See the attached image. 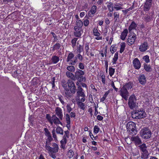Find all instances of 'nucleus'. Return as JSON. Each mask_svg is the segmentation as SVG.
<instances>
[{
    "mask_svg": "<svg viewBox=\"0 0 159 159\" xmlns=\"http://www.w3.org/2000/svg\"><path fill=\"white\" fill-rule=\"evenodd\" d=\"M146 115L145 112L142 109L134 110L131 113V116L134 119L143 118L145 117Z\"/></svg>",
    "mask_w": 159,
    "mask_h": 159,
    "instance_id": "f257e3e1",
    "label": "nucleus"
},
{
    "mask_svg": "<svg viewBox=\"0 0 159 159\" xmlns=\"http://www.w3.org/2000/svg\"><path fill=\"white\" fill-rule=\"evenodd\" d=\"M126 128L127 131L130 132V135L133 136L136 135L137 132L136 129L135 124L133 122L129 121L126 125Z\"/></svg>",
    "mask_w": 159,
    "mask_h": 159,
    "instance_id": "f03ea898",
    "label": "nucleus"
},
{
    "mask_svg": "<svg viewBox=\"0 0 159 159\" xmlns=\"http://www.w3.org/2000/svg\"><path fill=\"white\" fill-rule=\"evenodd\" d=\"M46 117L51 125H53V123L56 125H58L59 124L62 125L61 122L60 120V118H58L55 115H53L51 117L49 114H47L46 115Z\"/></svg>",
    "mask_w": 159,
    "mask_h": 159,
    "instance_id": "7ed1b4c3",
    "label": "nucleus"
},
{
    "mask_svg": "<svg viewBox=\"0 0 159 159\" xmlns=\"http://www.w3.org/2000/svg\"><path fill=\"white\" fill-rule=\"evenodd\" d=\"M140 133L141 137L144 139H147L151 137V132L148 127H144L142 129Z\"/></svg>",
    "mask_w": 159,
    "mask_h": 159,
    "instance_id": "20e7f679",
    "label": "nucleus"
},
{
    "mask_svg": "<svg viewBox=\"0 0 159 159\" xmlns=\"http://www.w3.org/2000/svg\"><path fill=\"white\" fill-rule=\"evenodd\" d=\"M45 148L48 152H51L53 153H56L59 150V147L58 145L56 143H52V147L49 146V144L46 142L45 144Z\"/></svg>",
    "mask_w": 159,
    "mask_h": 159,
    "instance_id": "39448f33",
    "label": "nucleus"
},
{
    "mask_svg": "<svg viewBox=\"0 0 159 159\" xmlns=\"http://www.w3.org/2000/svg\"><path fill=\"white\" fill-rule=\"evenodd\" d=\"M137 104L135 96L134 95H131L128 100V104L129 107L133 109L137 106Z\"/></svg>",
    "mask_w": 159,
    "mask_h": 159,
    "instance_id": "423d86ee",
    "label": "nucleus"
},
{
    "mask_svg": "<svg viewBox=\"0 0 159 159\" xmlns=\"http://www.w3.org/2000/svg\"><path fill=\"white\" fill-rule=\"evenodd\" d=\"M138 147L141 152L143 157H147L148 155V153L146 144L144 143H142V144L139 145Z\"/></svg>",
    "mask_w": 159,
    "mask_h": 159,
    "instance_id": "0eeeda50",
    "label": "nucleus"
},
{
    "mask_svg": "<svg viewBox=\"0 0 159 159\" xmlns=\"http://www.w3.org/2000/svg\"><path fill=\"white\" fill-rule=\"evenodd\" d=\"M84 74V73L83 71L80 69H78L75 73L74 80L76 79L79 80L80 81H83L84 79L83 75Z\"/></svg>",
    "mask_w": 159,
    "mask_h": 159,
    "instance_id": "6e6552de",
    "label": "nucleus"
},
{
    "mask_svg": "<svg viewBox=\"0 0 159 159\" xmlns=\"http://www.w3.org/2000/svg\"><path fill=\"white\" fill-rule=\"evenodd\" d=\"M120 95L125 100H127L129 96V93L127 89H125L123 87H121L119 91Z\"/></svg>",
    "mask_w": 159,
    "mask_h": 159,
    "instance_id": "1a4fd4ad",
    "label": "nucleus"
},
{
    "mask_svg": "<svg viewBox=\"0 0 159 159\" xmlns=\"http://www.w3.org/2000/svg\"><path fill=\"white\" fill-rule=\"evenodd\" d=\"M67 84L70 91L72 94H75L76 92V87L74 82L71 80H68Z\"/></svg>",
    "mask_w": 159,
    "mask_h": 159,
    "instance_id": "9d476101",
    "label": "nucleus"
},
{
    "mask_svg": "<svg viewBox=\"0 0 159 159\" xmlns=\"http://www.w3.org/2000/svg\"><path fill=\"white\" fill-rule=\"evenodd\" d=\"M129 35L128 36V38L127 39V43L129 45H131L133 44L136 38V34L134 33L131 34Z\"/></svg>",
    "mask_w": 159,
    "mask_h": 159,
    "instance_id": "9b49d317",
    "label": "nucleus"
},
{
    "mask_svg": "<svg viewBox=\"0 0 159 159\" xmlns=\"http://www.w3.org/2000/svg\"><path fill=\"white\" fill-rule=\"evenodd\" d=\"M130 140L134 143L136 146L140 145L142 143L140 138L138 135L132 136L131 137Z\"/></svg>",
    "mask_w": 159,
    "mask_h": 159,
    "instance_id": "f8f14e48",
    "label": "nucleus"
},
{
    "mask_svg": "<svg viewBox=\"0 0 159 159\" xmlns=\"http://www.w3.org/2000/svg\"><path fill=\"white\" fill-rule=\"evenodd\" d=\"M149 48L148 44L147 42H144L139 46V50L141 52H145Z\"/></svg>",
    "mask_w": 159,
    "mask_h": 159,
    "instance_id": "ddd939ff",
    "label": "nucleus"
},
{
    "mask_svg": "<svg viewBox=\"0 0 159 159\" xmlns=\"http://www.w3.org/2000/svg\"><path fill=\"white\" fill-rule=\"evenodd\" d=\"M133 65L134 68L137 70L139 69L141 67L140 63L137 58H135L134 60Z\"/></svg>",
    "mask_w": 159,
    "mask_h": 159,
    "instance_id": "4468645a",
    "label": "nucleus"
},
{
    "mask_svg": "<svg viewBox=\"0 0 159 159\" xmlns=\"http://www.w3.org/2000/svg\"><path fill=\"white\" fill-rule=\"evenodd\" d=\"M76 91L77 95L78 97L81 96L82 97H84L85 96L84 92H83V89L81 86L78 87Z\"/></svg>",
    "mask_w": 159,
    "mask_h": 159,
    "instance_id": "2eb2a0df",
    "label": "nucleus"
},
{
    "mask_svg": "<svg viewBox=\"0 0 159 159\" xmlns=\"http://www.w3.org/2000/svg\"><path fill=\"white\" fill-rule=\"evenodd\" d=\"M56 114L59 117L61 120H62L63 117V115L62 112V110L59 107H57L55 109Z\"/></svg>",
    "mask_w": 159,
    "mask_h": 159,
    "instance_id": "dca6fc26",
    "label": "nucleus"
},
{
    "mask_svg": "<svg viewBox=\"0 0 159 159\" xmlns=\"http://www.w3.org/2000/svg\"><path fill=\"white\" fill-rule=\"evenodd\" d=\"M70 91L69 89L65 90V96L68 99H72L73 97V95Z\"/></svg>",
    "mask_w": 159,
    "mask_h": 159,
    "instance_id": "f3484780",
    "label": "nucleus"
},
{
    "mask_svg": "<svg viewBox=\"0 0 159 159\" xmlns=\"http://www.w3.org/2000/svg\"><path fill=\"white\" fill-rule=\"evenodd\" d=\"M139 80L142 84H144L146 83V79L144 75H141L139 77Z\"/></svg>",
    "mask_w": 159,
    "mask_h": 159,
    "instance_id": "a211bd4d",
    "label": "nucleus"
},
{
    "mask_svg": "<svg viewBox=\"0 0 159 159\" xmlns=\"http://www.w3.org/2000/svg\"><path fill=\"white\" fill-rule=\"evenodd\" d=\"M75 31L74 32L75 36L77 37H80L81 35L80 31L81 28H78L77 27H74Z\"/></svg>",
    "mask_w": 159,
    "mask_h": 159,
    "instance_id": "6ab92c4d",
    "label": "nucleus"
},
{
    "mask_svg": "<svg viewBox=\"0 0 159 159\" xmlns=\"http://www.w3.org/2000/svg\"><path fill=\"white\" fill-rule=\"evenodd\" d=\"M137 26V25L135 22L134 21H132L128 28L129 32L131 33V31L132 30L135 29Z\"/></svg>",
    "mask_w": 159,
    "mask_h": 159,
    "instance_id": "aec40b11",
    "label": "nucleus"
},
{
    "mask_svg": "<svg viewBox=\"0 0 159 159\" xmlns=\"http://www.w3.org/2000/svg\"><path fill=\"white\" fill-rule=\"evenodd\" d=\"M128 33V30L127 29H125L121 34L120 35L121 39L122 40H124L125 39L126 36H127Z\"/></svg>",
    "mask_w": 159,
    "mask_h": 159,
    "instance_id": "412c9836",
    "label": "nucleus"
},
{
    "mask_svg": "<svg viewBox=\"0 0 159 159\" xmlns=\"http://www.w3.org/2000/svg\"><path fill=\"white\" fill-rule=\"evenodd\" d=\"M133 85V83L129 82L125 84L123 87L125 89H127L128 90H129V89H131L132 88Z\"/></svg>",
    "mask_w": 159,
    "mask_h": 159,
    "instance_id": "4be33fe9",
    "label": "nucleus"
},
{
    "mask_svg": "<svg viewBox=\"0 0 159 159\" xmlns=\"http://www.w3.org/2000/svg\"><path fill=\"white\" fill-rule=\"evenodd\" d=\"M97 7L95 5L93 6L91 8V10L89 12V16H91V14H93L96 12Z\"/></svg>",
    "mask_w": 159,
    "mask_h": 159,
    "instance_id": "5701e85b",
    "label": "nucleus"
},
{
    "mask_svg": "<svg viewBox=\"0 0 159 159\" xmlns=\"http://www.w3.org/2000/svg\"><path fill=\"white\" fill-rule=\"evenodd\" d=\"M66 76L71 79V80H75L74 75L72 73L69 71L66 72Z\"/></svg>",
    "mask_w": 159,
    "mask_h": 159,
    "instance_id": "b1692460",
    "label": "nucleus"
},
{
    "mask_svg": "<svg viewBox=\"0 0 159 159\" xmlns=\"http://www.w3.org/2000/svg\"><path fill=\"white\" fill-rule=\"evenodd\" d=\"M76 25L75 27H77L78 28H81L82 27L83 23L80 20H77L76 21Z\"/></svg>",
    "mask_w": 159,
    "mask_h": 159,
    "instance_id": "393cba45",
    "label": "nucleus"
},
{
    "mask_svg": "<svg viewBox=\"0 0 159 159\" xmlns=\"http://www.w3.org/2000/svg\"><path fill=\"white\" fill-rule=\"evenodd\" d=\"M79 108L81 109L84 110L85 107V106L84 103L80 101H78L77 103Z\"/></svg>",
    "mask_w": 159,
    "mask_h": 159,
    "instance_id": "a878e982",
    "label": "nucleus"
},
{
    "mask_svg": "<svg viewBox=\"0 0 159 159\" xmlns=\"http://www.w3.org/2000/svg\"><path fill=\"white\" fill-rule=\"evenodd\" d=\"M59 60V57L57 56H54L52 57V61L53 63L54 64H56Z\"/></svg>",
    "mask_w": 159,
    "mask_h": 159,
    "instance_id": "bb28decb",
    "label": "nucleus"
},
{
    "mask_svg": "<svg viewBox=\"0 0 159 159\" xmlns=\"http://www.w3.org/2000/svg\"><path fill=\"white\" fill-rule=\"evenodd\" d=\"M107 7L110 12H112L114 10V7L113 6V3L111 2H109L107 5Z\"/></svg>",
    "mask_w": 159,
    "mask_h": 159,
    "instance_id": "cd10ccee",
    "label": "nucleus"
},
{
    "mask_svg": "<svg viewBox=\"0 0 159 159\" xmlns=\"http://www.w3.org/2000/svg\"><path fill=\"white\" fill-rule=\"evenodd\" d=\"M61 47V44L59 43H56L54 44L52 47V50L54 51L55 50H58Z\"/></svg>",
    "mask_w": 159,
    "mask_h": 159,
    "instance_id": "c85d7f7f",
    "label": "nucleus"
},
{
    "mask_svg": "<svg viewBox=\"0 0 159 159\" xmlns=\"http://www.w3.org/2000/svg\"><path fill=\"white\" fill-rule=\"evenodd\" d=\"M144 69L148 72H150L152 71V68L151 66L146 64H144Z\"/></svg>",
    "mask_w": 159,
    "mask_h": 159,
    "instance_id": "c756f323",
    "label": "nucleus"
},
{
    "mask_svg": "<svg viewBox=\"0 0 159 159\" xmlns=\"http://www.w3.org/2000/svg\"><path fill=\"white\" fill-rule=\"evenodd\" d=\"M74 57V54L72 53H70L69 54L67 59V62H70L72 59Z\"/></svg>",
    "mask_w": 159,
    "mask_h": 159,
    "instance_id": "7c9ffc66",
    "label": "nucleus"
},
{
    "mask_svg": "<svg viewBox=\"0 0 159 159\" xmlns=\"http://www.w3.org/2000/svg\"><path fill=\"white\" fill-rule=\"evenodd\" d=\"M151 6V5L150 4L146 2L144 5V9L145 11H148Z\"/></svg>",
    "mask_w": 159,
    "mask_h": 159,
    "instance_id": "2f4dec72",
    "label": "nucleus"
},
{
    "mask_svg": "<svg viewBox=\"0 0 159 159\" xmlns=\"http://www.w3.org/2000/svg\"><path fill=\"white\" fill-rule=\"evenodd\" d=\"M56 132L57 134H60L62 135L63 134V130L59 126H58L57 128Z\"/></svg>",
    "mask_w": 159,
    "mask_h": 159,
    "instance_id": "473e14b6",
    "label": "nucleus"
},
{
    "mask_svg": "<svg viewBox=\"0 0 159 159\" xmlns=\"http://www.w3.org/2000/svg\"><path fill=\"white\" fill-rule=\"evenodd\" d=\"M74 65L69 66H67L66 69L69 71L71 72H73L75 70V68Z\"/></svg>",
    "mask_w": 159,
    "mask_h": 159,
    "instance_id": "72a5a7b5",
    "label": "nucleus"
},
{
    "mask_svg": "<svg viewBox=\"0 0 159 159\" xmlns=\"http://www.w3.org/2000/svg\"><path fill=\"white\" fill-rule=\"evenodd\" d=\"M77 61V58L75 57L74 59L71 60L69 63V65H75Z\"/></svg>",
    "mask_w": 159,
    "mask_h": 159,
    "instance_id": "f704fd0d",
    "label": "nucleus"
},
{
    "mask_svg": "<svg viewBox=\"0 0 159 159\" xmlns=\"http://www.w3.org/2000/svg\"><path fill=\"white\" fill-rule=\"evenodd\" d=\"M125 43H121L120 45V53H122L124 51L125 48Z\"/></svg>",
    "mask_w": 159,
    "mask_h": 159,
    "instance_id": "c9c22d12",
    "label": "nucleus"
},
{
    "mask_svg": "<svg viewBox=\"0 0 159 159\" xmlns=\"http://www.w3.org/2000/svg\"><path fill=\"white\" fill-rule=\"evenodd\" d=\"M118 59V53L117 52H116L114 55V56L113 59L112 63L113 64H115L116 61H117Z\"/></svg>",
    "mask_w": 159,
    "mask_h": 159,
    "instance_id": "e433bc0d",
    "label": "nucleus"
},
{
    "mask_svg": "<svg viewBox=\"0 0 159 159\" xmlns=\"http://www.w3.org/2000/svg\"><path fill=\"white\" fill-rule=\"evenodd\" d=\"M115 69L112 67L109 68V74L111 76H112L115 72Z\"/></svg>",
    "mask_w": 159,
    "mask_h": 159,
    "instance_id": "4c0bfd02",
    "label": "nucleus"
},
{
    "mask_svg": "<svg viewBox=\"0 0 159 159\" xmlns=\"http://www.w3.org/2000/svg\"><path fill=\"white\" fill-rule=\"evenodd\" d=\"M93 34L97 36H99L100 35L99 33L98 32V30L96 28H94L93 30Z\"/></svg>",
    "mask_w": 159,
    "mask_h": 159,
    "instance_id": "58836bf2",
    "label": "nucleus"
},
{
    "mask_svg": "<svg viewBox=\"0 0 159 159\" xmlns=\"http://www.w3.org/2000/svg\"><path fill=\"white\" fill-rule=\"evenodd\" d=\"M114 16L115 22H116L119 18V14L118 12H115L114 13Z\"/></svg>",
    "mask_w": 159,
    "mask_h": 159,
    "instance_id": "ea45409f",
    "label": "nucleus"
},
{
    "mask_svg": "<svg viewBox=\"0 0 159 159\" xmlns=\"http://www.w3.org/2000/svg\"><path fill=\"white\" fill-rule=\"evenodd\" d=\"M143 59L147 63H148L150 62V59H149V57L148 55H146L143 57Z\"/></svg>",
    "mask_w": 159,
    "mask_h": 159,
    "instance_id": "a19ab883",
    "label": "nucleus"
},
{
    "mask_svg": "<svg viewBox=\"0 0 159 159\" xmlns=\"http://www.w3.org/2000/svg\"><path fill=\"white\" fill-rule=\"evenodd\" d=\"M83 51V46L79 45V46H77V51L79 52V53H80Z\"/></svg>",
    "mask_w": 159,
    "mask_h": 159,
    "instance_id": "79ce46f5",
    "label": "nucleus"
},
{
    "mask_svg": "<svg viewBox=\"0 0 159 159\" xmlns=\"http://www.w3.org/2000/svg\"><path fill=\"white\" fill-rule=\"evenodd\" d=\"M66 119L67 124L70 123V119L69 114H67L66 115Z\"/></svg>",
    "mask_w": 159,
    "mask_h": 159,
    "instance_id": "37998d69",
    "label": "nucleus"
},
{
    "mask_svg": "<svg viewBox=\"0 0 159 159\" xmlns=\"http://www.w3.org/2000/svg\"><path fill=\"white\" fill-rule=\"evenodd\" d=\"M75 57L77 58V59H78L81 62L83 60V57L80 53L76 55Z\"/></svg>",
    "mask_w": 159,
    "mask_h": 159,
    "instance_id": "c03bdc74",
    "label": "nucleus"
},
{
    "mask_svg": "<svg viewBox=\"0 0 159 159\" xmlns=\"http://www.w3.org/2000/svg\"><path fill=\"white\" fill-rule=\"evenodd\" d=\"M152 16H145L144 17L145 19L147 22H149L152 19Z\"/></svg>",
    "mask_w": 159,
    "mask_h": 159,
    "instance_id": "a18cd8bd",
    "label": "nucleus"
},
{
    "mask_svg": "<svg viewBox=\"0 0 159 159\" xmlns=\"http://www.w3.org/2000/svg\"><path fill=\"white\" fill-rule=\"evenodd\" d=\"M44 130L45 131V134L47 137L51 135L50 132L47 128H44Z\"/></svg>",
    "mask_w": 159,
    "mask_h": 159,
    "instance_id": "49530a36",
    "label": "nucleus"
},
{
    "mask_svg": "<svg viewBox=\"0 0 159 159\" xmlns=\"http://www.w3.org/2000/svg\"><path fill=\"white\" fill-rule=\"evenodd\" d=\"M99 128L97 125H95L94 127V132L95 134H97L99 130Z\"/></svg>",
    "mask_w": 159,
    "mask_h": 159,
    "instance_id": "de8ad7c7",
    "label": "nucleus"
},
{
    "mask_svg": "<svg viewBox=\"0 0 159 159\" xmlns=\"http://www.w3.org/2000/svg\"><path fill=\"white\" fill-rule=\"evenodd\" d=\"M89 43H86L85 44V49L86 51V53L87 54H88L89 52Z\"/></svg>",
    "mask_w": 159,
    "mask_h": 159,
    "instance_id": "09e8293b",
    "label": "nucleus"
},
{
    "mask_svg": "<svg viewBox=\"0 0 159 159\" xmlns=\"http://www.w3.org/2000/svg\"><path fill=\"white\" fill-rule=\"evenodd\" d=\"M78 67L80 70H83L84 69V65L82 62H80L79 63Z\"/></svg>",
    "mask_w": 159,
    "mask_h": 159,
    "instance_id": "8fccbe9b",
    "label": "nucleus"
},
{
    "mask_svg": "<svg viewBox=\"0 0 159 159\" xmlns=\"http://www.w3.org/2000/svg\"><path fill=\"white\" fill-rule=\"evenodd\" d=\"M77 40V39L76 38H74L72 39L71 41V43L72 44V47H74L75 46L76 41Z\"/></svg>",
    "mask_w": 159,
    "mask_h": 159,
    "instance_id": "3c124183",
    "label": "nucleus"
},
{
    "mask_svg": "<svg viewBox=\"0 0 159 159\" xmlns=\"http://www.w3.org/2000/svg\"><path fill=\"white\" fill-rule=\"evenodd\" d=\"M52 136L53 138H54L55 140H57V135L55 133V129H53L52 131Z\"/></svg>",
    "mask_w": 159,
    "mask_h": 159,
    "instance_id": "603ef678",
    "label": "nucleus"
},
{
    "mask_svg": "<svg viewBox=\"0 0 159 159\" xmlns=\"http://www.w3.org/2000/svg\"><path fill=\"white\" fill-rule=\"evenodd\" d=\"M110 51L112 54H113L116 51V49L115 48V47L113 45H112L110 48Z\"/></svg>",
    "mask_w": 159,
    "mask_h": 159,
    "instance_id": "864d4df0",
    "label": "nucleus"
},
{
    "mask_svg": "<svg viewBox=\"0 0 159 159\" xmlns=\"http://www.w3.org/2000/svg\"><path fill=\"white\" fill-rule=\"evenodd\" d=\"M67 83H66V82H62V86L64 88L65 90L67 89H69L67 87L68 85H67Z\"/></svg>",
    "mask_w": 159,
    "mask_h": 159,
    "instance_id": "5fc2aeb1",
    "label": "nucleus"
},
{
    "mask_svg": "<svg viewBox=\"0 0 159 159\" xmlns=\"http://www.w3.org/2000/svg\"><path fill=\"white\" fill-rule=\"evenodd\" d=\"M58 99L61 102V103L63 104L64 105V102L63 101V98L62 96L61 95H59L58 96Z\"/></svg>",
    "mask_w": 159,
    "mask_h": 159,
    "instance_id": "6e6d98bb",
    "label": "nucleus"
},
{
    "mask_svg": "<svg viewBox=\"0 0 159 159\" xmlns=\"http://www.w3.org/2000/svg\"><path fill=\"white\" fill-rule=\"evenodd\" d=\"M68 154L70 155V157H72L74 155V152L73 151H72L71 149H70L69 150V152H68Z\"/></svg>",
    "mask_w": 159,
    "mask_h": 159,
    "instance_id": "4d7b16f0",
    "label": "nucleus"
},
{
    "mask_svg": "<svg viewBox=\"0 0 159 159\" xmlns=\"http://www.w3.org/2000/svg\"><path fill=\"white\" fill-rule=\"evenodd\" d=\"M83 23L85 26H87L89 24V21L88 20H86L84 21Z\"/></svg>",
    "mask_w": 159,
    "mask_h": 159,
    "instance_id": "13d9d810",
    "label": "nucleus"
},
{
    "mask_svg": "<svg viewBox=\"0 0 159 159\" xmlns=\"http://www.w3.org/2000/svg\"><path fill=\"white\" fill-rule=\"evenodd\" d=\"M49 153L50 155V156L53 159H55L56 158L55 153H53L51 152H48Z\"/></svg>",
    "mask_w": 159,
    "mask_h": 159,
    "instance_id": "bf43d9fd",
    "label": "nucleus"
},
{
    "mask_svg": "<svg viewBox=\"0 0 159 159\" xmlns=\"http://www.w3.org/2000/svg\"><path fill=\"white\" fill-rule=\"evenodd\" d=\"M55 79L54 77H53L52 79V82H51L52 85V88H54L55 86Z\"/></svg>",
    "mask_w": 159,
    "mask_h": 159,
    "instance_id": "052dcab7",
    "label": "nucleus"
},
{
    "mask_svg": "<svg viewBox=\"0 0 159 159\" xmlns=\"http://www.w3.org/2000/svg\"><path fill=\"white\" fill-rule=\"evenodd\" d=\"M111 86L113 88L115 89V90L117 92L118 91V89L116 88L115 86L114 83L113 81H112L111 83Z\"/></svg>",
    "mask_w": 159,
    "mask_h": 159,
    "instance_id": "680f3d73",
    "label": "nucleus"
},
{
    "mask_svg": "<svg viewBox=\"0 0 159 159\" xmlns=\"http://www.w3.org/2000/svg\"><path fill=\"white\" fill-rule=\"evenodd\" d=\"M51 34L52 35L53 37L54 38V41H53V42H56L57 40V36L56 35L55 33H54L53 32H51Z\"/></svg>",
    "mask_w": 159,
    "mask_h": 159,
    "instance_id": "e2e57ef3",
    "label": "nucleus"
},
{
    "mask_svg": "<svg viewBox=\"0 0 159 159\" xmlns=\"http://www.w3.org/2000/svg\"><path fill=\"white\" fill-rule=\"evenodd\" d=\"M67 111L68 112L70 113L72 110V108L71 107L68 105L66 106Z\"/></svg>",
    "mask_w": 159,
    "mask_h": 159,
    "instance_id": "0e129e2a",
    "label": "nucleus"
},
{
    "mask_svg": "<svg viewBox=\"0 0 159 159\" xmlns=\"http://www.w3.org/2000/svg\"><path fill=\"white\" fill-rule=\"evenodd\" d=\"M102 78V81L103 84H105V76L104 75H102L101 76Z\"/></svg>",
    "mask_w": 159,
    "mask_h": 159,
    "instance_id": "69168bd1",
    "label": "nucleus"
},
{
    "mask_svg": "<svg viewBox=\"0 0 159 159\" xmlns=\"http://www.w3.org/2000/svg\"><path fill=\"white\" fill-rule=\"evenodd\" d=\"M48 137V141L49 142V143H50V142L53 139L51 136V135H50L49 136H47Z\"/></svg>",
    "mask_w": 159,
    "mask_h": 159,
    "instance_id": "338daca9",
    "label": "nucleus"
},
{
    "mask_svg": "<svg viewBox=\"0 0 159 159\" xmlns=\"http://www.w3.org/2000/svg\"><path fill=\"white\" fill-rule=\"evenodd\" d=\"M97 119L100 121H101L103 119V117L99 115H98L97 116Z\"/></svg>",
    "mask_w": 159,
    "mask_h": 159,
    "instance_id": "774afa93",
    "label": "nucleus"
}]
</instances>
